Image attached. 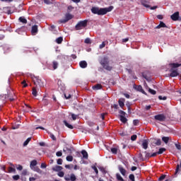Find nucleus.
Returning <instances> with one entry per match:
<instances>
[{
  "mask_svg": "<svg viewBox=\"0 0 181 181\" xmlns=\"http://www.w3.org/2000/svg\"><path fill=\"white\" fill-rule=\"evenodd\" d=\"M180 169V165H177V168H176V170H175V175H177V173H179Z\"/></svg>",
  "mask_w": 181,
  "mask_h": 181,
  "instance_id": "864d4df0",
  "label": "nucleus"
},
{
  "mask_svg": "<svg viewBox=\"0 0 181 181\" xmlns=\"http://www.w3.org/2000/svg\"><path fill=\"white\" fill-rule=\"evenodd\" d=\"M57 165H62L63 163V159L59 158L57 161Z\"/></svg>",
  "mask_w": 181,
  "mask_h": 181,
  "instance_id": "6e6d98bb",
  "label": "nucleus"
},
{
  "mask_svg": "<svg viewBox=\"0 0 181 181\" xmlns=\"http://www.w3.org/2000/svg\"><path fill=\"white\" fill-rule=\"evenodd\" d=\"M73 166H74L73 164H71V165H65L66 169H71V168H73Z\"/></svg>",
  "mask_w": 181,
  "mask_h": 181,
  "instance_id": "052dcab7",
  "label": "nucleus"
},
{
  "mask_svg": "<svg viewBox=\"0 0 181 181\" xmlns=\"http://www.w3.org/2000/svg\"><path fill=\"white\" fill-rule=\"evenodd\" d=\"M63 122H64L65 127H66L67 128H69V129H73L74 128V127H73V125L69 124V122H67V121L64 120Z\"/></svg>",
  "mask_w": 181,
  "mask_h": 181,
  "instance_id": "5701e85b",
  "label": "nucleus"
},
{
  "mask_svg": "<svg viewBox=\"0 0 181 181\" xmlns=\"http://www.w3.org/2000/svg\"><path fill=\"white\" fill-rule=\"evenodd\" d=\"M57 176H59V177H64V172L58 171Z\"/></svg>",
  "mask_w": 181,
  "mask_h": 181,
  "instance_id": "ea45409f",
  "label": "nucleus"
},
{
  "mask_svg": "<svg viewBox=\"0 0 181 181\" xmlns=\"http://www.w3.org/2000/svg\"><path fill=\"white\" fill-rule=\"evenodd\" d=\"M79 66H80V67L81 69H86L87 67V66H88L87 62H86V61H81L79 62Z\"/></svg>",
  "mask_w": 181,
  "mask_h": 181,
  "instance_id": "dca6fc26",
  "label": "nucleus"
},
{
  "mask_svg": "<svg viewBox=\"0 0 181 181\" xmlns=\"http://www.w3.org/2000/svg\"><path fill=\"white\" fill-rule=\"evenodd\" d=\"M81 154L83 155V159H88V153L86 150H82Z\"/></svg>",
  "mask_w": 181,
  "mask_h": 181,
  "instance_id": "aec40b11",
  "label": "nucleus"
},
{
  "mask_svg": "<svg viewBox=\"0 0 181 181\" xmlns=\"http://www.w3.org/2000/svg\"><path fill=\"white\" fill-rule=\"evenodd\" d=\"M16 170L12 167L8 168V173H15Z\"/></svg>",
  "mask_w": 181,
  "mask_h": 181,
  "instance_id": "4c0bfd02",
  "label": "nucleus"
},
{
  "mask_svg": "<svg viewBox=\"0 0 181 181\" xmlns=\"http://www.w3.org/2000/svg\"><path fill=\"white\" fill-rule=\"evenodd\" d=\"M175 145L176 148L178 149V151L181 150V145L180 144H175Z\"/></svg>",
  "mask_w": 181,
  "mask_h": 181,
  "instance_id": "e2e57ef3",
  "label": "nucleus"
},
{
  "mask_svg": "<svg viewBox=\"0 0 181 181\" xmlns=\"http://www.w3.org/2000/svg\"><path fill=\"white\" fill-rule=\"evenodd\" d=\"M141 146L144 148V149H148V140H144Z\"/></svg>",
  "mask_w": 181,
  "mask_h": 181,
  "instance_id": "a878e982",
  "label": "nucleus"
},
{
  "mask_svg": "<svg viewBox=\"0 0 181 181\" xmlns=\"http://www.w3.org/2000/svg\"><path fill=\"white\" fill-rule=\"evenodd\" d=\"M165 151H166V148H160L159 151L157 152V153H158V155H162V153H163V152H165Z\"/></svg>",
  "mask_w": 181,
  "mask_h": 181,
  "instance_id": "e433bc0d",
  "label": "nucleus"
},
{
  "mask_svg": "<svg viewBox=\"0 0 181 181\" xmlns=\"http://www.w3.org/2000/svg\"><path fill=\"white\" fill-rule=\"evenodd\" d=\"M71 19H73V15L70 13H66L65 15V18L61 19L58 22L59 23H67V22H69V21H71Z\"/></svg>",
  "mask_w": 181,
  "mask_h": 181,
  "instance_id": "39448f33",
  "label": "nucleus"
},
{
  "mask_svg": "<svg viewBox=\"0 0 181 181\" xmlns=\"http://www.w3.org/2000/svg\"><path fill=\"white\" fill-rule=\"evenodd\" d=\"M52 66L53 68V70H56L57 67H59V62H57V61H53Z\"/></svg>",
  "mask_w": 181,
  "mask_h": 181,
  "instance_id": "412c9836",
  "label": "nucleus"
},
{
  "mask_svg": "<svg viewBox=\"0 0 181 181\" xmlns=\"http://www.w3.org/2000/svg\"><path fill=\"white\" fill-rule=\"evenodd\" d=\"M170 71L171 72L170 74V77H177V76H180V77H181V74H179L177 69H173V68H171Z\"/></svg>",
  "mask_w": 181,
  "mask_h": 181,
  "instance_id": "1a4fd4ad",
  "label": "nucleus"
},
{
  "mask_svg": "<svg viewBox=\"0 0 181 181\" xmlns=\"http://www.w3.org/2000/svg\"><path fill=\"white\" fill-rule=\"evenodd\" d=\"M101 66L105 69V70H107V71H111L112 70V66H110V59L107 57H104L100 62Z\"/></svg>",
  "mask_w": 181,
  "mask_h": 181,
  "instance_id": "f03ea898",
  "label": "nucleus"
},
{
  "mask_svg": "<svg viewBox=\"0 0 181 181\" xmlns=\"http://www.w3.org/2000/svg\"><path fill=\"white\" fill-rule=\"evenodd\" d=\"M136 138H138V136H136V134H134L131 136V141H136Z\"/></svg>",
  "mask_w": 181,
  "mask_h": 181,
  "instance_id": "3c124183",
  "label": "nucleus"
},
{
  "mask_svg": "<svg viewBox=\"0 0 181 181\" xmlns=\"http://www.w3.org/2000/svg\"><path fill=\"white\" fill-rule=\"evenodd\" d=\"M47 166V165H46V164L44 163H42L41 164V168H42V169H46Z\"/></svg>",
  "mask_w": 181,
  "mask_h": 181,
  "instance_id": "69168bd1",
  "label": "nucleus"
},
{
  "mask_svg": "<svg viewBox=\"0 0 181 181\" xmlns=\"http://www.w3.org/2000/svg\"><path fill=\"white\" fill-rule=\"evenodd\" d=\"M158 99H159V100H167L168 98H167L166 96L159 95V96H158Z\"/></svg>",
  "mask_w": 181,
  "mask_h": 181,
  "instance_id": "4d7b16f0",
  "label": "nucleus"
},
{
  "mask_svg": "<svg viewBox=\"0 0 181 181\" xmlns=\"http://www.w3.org/2000/svg\"><path fill=\"white\" fill-rule=\"evenodd\" d=\"M84 42L86 45H91V40L90 38H86Z\"/></svg>",
  "mask_w": 181,
  "mask_h": 181,
  "instance_id": "09e8293b",
  "label": "nucleus"
},
{
  "mask_svg": "<svg viewBox=\"0 0 181 181\" xmlns=\"http://www.w3.org/2000/svg\"><path fill=\"white\" fill-rule=\"evenodd\" d=\"M119 105L121 108H123V107L125 105V98H120L118 100Z\"/></svg>",
  "mask_w": 181,
  "mask_h": 181,
  "instance_id": "ddd939ff",
  "label": "nucleus"
},
{
  "mask_svg": "<svg viewBox=\"0 0 181 181\" xmlns=\"http://www.w3.org/2000/svg\"><path fill=\"white\" fill-rule=\"evenodd\" d=\"M64 97L66 98V100H69V98H71V95L70 94H66L64 93Z\"/></svg>",
  "mask_w": 181,
  "mask_h": 181,
  "instance_id": "13d9d810",
  "label": "nucleus"
},
{
  "mask_svg": "<svg viewBox=\"0 0 181 181\" xmlns=\"http://www.w3.org/2000/svg\"><path fill=\"white\" fill-rule=\"evenodd\" d=\"M133 124H134V125H135V126L138 125V124H139V119H134V120L133 121Z\"/></svg>",
  "mask_w": 181,
  "mask_h": 181,
  "instance_id": "bf43d9fd",
  "label": "nucleus"
},
{
  "mask_svg": "<svg viewBox=\"0 0 181 181\" xmlns=\"http://www.w3.org/2000/svg\"><path fill=\"white\" fill-rule=\"evenodd\" d=\"M38 32L37 25H35L32 26L31 33L32 35H36Z\"/></svg>",
  "mask_w": 181,
  "mask_h": 181,
  "instance_id": "f8f14e48",
  "label": "nucleus"
},
{
  "mask_svg": "<svg viewBox=\"0 0 181 181\" xmlns=\"http://www.w3.org/2000/svg\"><path fill=\"white\" fill-rule=\"evenodd\" d=\"M6 95L7 100H9V101H15V100H16V96L15 95V93H13V91H10Z\"/></svg>",
  "mask_w": 181,
  "mask_h": 181,
  "instance_id": "6e6552de",
  "label": "nucleus"
},
{
  "mask_svg": "<svg viewBox=\"0 0 181 181\" xmlns=\"http://www.w3.org/2000/svg\"><path fill=\"white\" fill-rule=\"evenodd\" d=\"M116 177L118 181H124V178H122L119 173L116 174Z\"/></svg>",
  "mask_w": 181,
  "mask_h": 181,
  "instance_id": "72a5a7b5",
  "label": "nucleus"
},
{
  "mask_svg": "<svg viewBox=\"0 0 181 181\" xmlns=\"http://www.w3.org/2000/svg\"><path fill=\"white\" fill-rule=\"evenodd\" d=\"M88 23V20L81 21L76 24L75 29L76 30H81V29H83V28H86Z\"/></svg>",
  "mask_w": 181,
  "mask_h": 181,
  "instance_id": "7ed1b4c3",
  "label": "nucleus"
},
{
  "mask_svg": "<svg viewBox=\"0 0 181 181\" xmlns=\"http://www.w3.org/2000/svg\"><path fill=\"white\" fill-rule=\"evenodd\" d=\"M32 170H34V172H37V173H42V170H40V168H39L37 166L33 167Z\"/></svg>",
  "mask_w": 181,
  "mask_h": 181,
  "instance_id": "c756f323",
  "label": "nucleus"
},
{
  "mask_svg": "<svg viewBox=\"0 0 181 181\" xmlns=\"http://www.w3.org/2000/svg\"><path fill=\"white\" fill-rule=\"evenodd\" d=\"M52 170H54V172H60L63 170V167L60 165H56L55 167L52 168Z\"/></svg>",
  "mask_w": 181,
  "mask_h": 181,
  "instance_id": "2eb2a0df",
  "label": "nucleus"
},
{
  "mask_svg": "<svg viewBox=\"0 0 181 181\" xmlns=\"http://www.w3.org/2000/svg\"><path fill=\"white\" fill-rule=\"evenodd\" d=\"M92 169H93L96 175H98V169H97V167L95 165L92 166Z\"/></svg>",
  "mask_w": 181,
  "mask_h": 181,
  "instance_id": "603ef678",
  "label": "nucleus"
},
{
  "mask_svg": "<svg viewBox=\"0 0 181 181\" xmlns=\"http://www.w3.org/2000/svg\"><path fill=\"white\" fill-rule=\"evenodd\" d=\"M105 47V42H103L101 45H99L100 49H104Z\"/></svg>",
  "mask_w": 181,
  "mask_h": 181,
  "instance_id": "5fc2aeb1",
  "label": "nucleus"
},
{
  "mask_svg": "<svg viewBox=\"0 0 181 181\" xmlns=\"http://www.w3.org/2000/svg\"><path fill=\"white\" fill-rule=\"evenodd\" d=\"M32 80L35 86H39L40 87H43L44 83L43 82H42V80L39 78V76H32Z\"/></svg>",
  "mask_w": 181,
  "mask_h": 181,
  "instance_id": "20e7f679",
  "label": "nucleus"
},
{
  "mask_svg": "<svg viewBox=\"0 0 181 181\" xmlns=\"http://www.w3.org/2000/svg\"><path fill=\"white\" fill-rule=\"evenodd\" d=\"M111 152L114 155H117V153H118V148H111Z\"/></svg>",
  "mask_w": 181,
  "mask_h": 181,
  "instance_id": "f704fd0d",
  "label": "nucleus"
},
{
  "mask_svg": "<svg viewBox=\"0 0 181 181\" xmlns=\"http://www.w3.org/2000/svg\"><path fill=\"white\" fill-rule=\"evenodd\" d=\"M153 144L157 145V146H160V145H161L162 144V141L160 140V139H153Z\"/></svg>",
  "mask_w": 181,
  "mask_h": 181,
  "instance_id": "6ab92c4d",
  "label": "nucleus"
},
{
  "mask_svg": "<svg viewBox=\"0 0 181 181\" xmlns=\"http://www.w3.org/2000/svg\"><path fill=\"white\" fill-rule=\"evenodd\" d=\"M118 169L120 173L122 175V176H125V175H127V170L124 169L123 166L119 165Z\"/></svg>",
  "mask_w": 181,
  "mask_h": 181,
  "instance_id": "9b49d317",
  "label": "nucleus"
},
{
  "mask_svg": "<svg viewBox=\"0 0 181 181\" xmlns=\"http://www.w3.org/2000/svg\"><path fill=\"white\" fill-rule=\"evenodd\" d=\"M100 172H102V173H103V175H105L107 173V170H105V168H104V167H100Z\"/></svg>",
  "mask_w": 181,
  "mask_h": 181,
  "instance_id": "c03bdc74",
  "label": "nucleus"
},
{
  "mask_svg": "<svg viewBox=\"0 0 181 181\" xmlns=\"http://www.w3.org/2000/svg\"><path fill=\"white\" fill-rule=\"evenodd\" d=\"M57 156H62L63 155V153L62 151H57L56 153Z\"/></svg>",
  "mask_w": 181,
  "mask_h": 181,
  "instance_id": "0e129e2a",
  "label": "nucleus"
},
{
  "mask_svg": "<svg viewBox=\"0 0 181 181\" xmlns=\"http://www.w3.org/2000/svg\"><path fill=\"white\" fill-rule=\"evenodd\" d=\"M103 88V85L98 83L93 86V90H101Z\"/></svg>",
  "mask_w": 181,
  "mask_h": 181,
  "instance_id": "4be33fe9",
  "label": "nucleus"
},
{
  "mask_svg": "<svg viewBox=\"0 0 181 181\" xmlns=\"http://www.w3.org/2000/svg\"><path fill=\"white\" fill-rule=\"evenodd\" d=\"M32 94L34 95V97H37V89H36V88H33Z\"/></svg>",
  "mask_w": 181,
  "mask_h": 181,
  "instance_id": "473e14b6",
  "label": "nucleus"
},
{
  "mask_svg": "<svg viewBox=\"0 0 181 181\" xmlns=\"http://www.w3.org/2000/svg\"><path fill=\"white\" fill-rule=\"evenodd\" d=\"M119 114H120L119 117H125V115H127V113L123 110H119Z\"/></svg>",
  "mask_w": 181,
  "mask_h": 181,
  "instance_id": "37998d69",
  "label": "nucleus"
},
{
  "mask_svg": "<svg viewBox=\"0 0 181 181\" xmlns=\"http://www.w3.org/2000/svg\"><path fill=\"white\" fill-rule=\"evenodd\" d=\"M23 169V167L21 165H18V166L17 167L18 170H22Z\"/></svg>",
  "mask_w": 181,
  "mask_h": 181,
  "instance_id": "338daca9",
  "label": "nucleus"
},
{
  "mask_svg": "<svg viewBox=\"0 0 181 181\" xmlns=\"http://www.w3.org/2000/svg\"><path fill=\"white\" fill-rule=\"evenodd\" d=\"M114 9V6H110L107 8H98V7H92L91 12L94 15H106V13H108V12H111Z\"/></svg>",
  "mask_w": 181,
  "mask_h": 181,
  "instance_id": "f257e3e1",
  "label": "nucleus"
},
{
  "mask_svg": "<svg viewBox=\"0 0 181 181\" xmlns=\"http://www.w3.org/2000/svg\"><path fill=\"white\" fill-rule=\"evenodd\" d=\"M62 42H63V37H59L56 39V43H57L58 45H62Z\"/></svg>",
  "mask_w": 181,
  "mask_h": 181,
  "instance_id": "2f4dec72",
  "label": "nucleus"
},
{
  "mask_svg": "<svg viewBox=\"0 0 181 181\" xmlns=\"http://www.w3.org/2000/svg\"><path fill=\"white\" fill-rule=\"evenodd\" d=\"M13 180H19V179H21V176H19V175H13Z\"/></svg>",
  "mask_w": 181,
  "mask_h": 181,
  "instance_id": "de8ad7c7",
  "label": "nucleus"
},
{
  "mask_svg": "<svg viewBox=\"0 0 181 181\" xmlns=\"http://www.w3.org/2000/svg\"><path fill=\"white\" fill-rule=\"evenodd\" d=\"M50 138L52 139V141H57V139L56 138V136H54V134L50 133V132H48Z\"/></svg>",
  "mask_w": 181,
  "mask_h": 181,
  "instance_id": "c9c22d12",
  "label": "nucleus"
},
{
  "mask_svg": "<svg viewBox=\"0 0 181 181\" xmlns=\"http://www.w3.org/2000/svg\"><path fill=\"white\" fill-rule=\"evenodd\" d=\"M136 90H137V91H140V93H142L143 94H146L145 90H144V88H142V86L141 85L136 86Z\"/></svg>",
  "mask_w": 181,
  "mask_h": 181,
  "instance_id": "a211bd4d",
  "label": "nucleus"
},
{
  "mask_svg": "<svg viewBox=\"0 0 181 181\" xmlns=\"http://www.w3.org/2000/svg\"><path fill=\"white\" fill-rule=\"evenodd\" d=\"M19 22H21V23H24L26 24L28 23V20H26V18H25V17H20L18 18Z\"/></svg>",
  "mask_w": 181,
  "mask_h": 181,
  "instance_id": "cd10ccee",
  "label": "nucleus"
},
{
  "mask_svg": "<svg viewBox=\"0 0 181 181\" xmlns=\"http://www.w3.org/2000/svg\"><path fill=\"white\" fill-rule=\"evenodd\" d=\"M66 160L68 162H73V157L71 156H66Z\"/></svg>",
  "mask_w": 181,
  "mask_h": 181,
  "instance_id": "49530a36",
  "label": "nucleus"
},
{
  "mask_svg": "<svg viewBox=\"0 0 181 181\" xmlns=\"http://www.w3.org/2000/svg\"><path fill=\"white\" fill-rule=\"evenodd\" d=\"M22 84L23 85V87L25 88V87H28V83H26V81H23V82H22Z\"/></svg>",
  "mask_w": 181,
  "mask_h": 181,
  "instance_id": "774afa93",
  "label": "nucleus"
},
{
  "mask_svg": "<svg viewBox=\"0 0 181 181\" xmlns=\"http://www.w3.org/2000/svg\"><path fill=\"white\" fill-rule=\"evenodd\" d=\"M154 119L156 121H160V122H163L166 119V116L163 114H160L154 116Z\"/></svg>",
  "mask_w": 181,
  "mask_h": 181,
  "instance_id": "0eeeda50",
  "label": "nucleus"
},
{
  "mask_svg": "<svg viewBox=\"0 0 181 181\" xmlns=\"http://www.w3.org/2000/svg\"><path fill=\"white\" fill-rule=\"evenodd\" d=\"M64 180H66V181H70V180L71 181H76V180H77V177H76V175H74V173H71V175L68 174V175L64 176Z\"/></svg>",
  "mask_w": 181,
  "mask_h": 181,
  "instance_id": "423d86ee",
  "label": "nucleus"
},
{
  "mask_svg": "<svg viewBox=\"0 0 181 181\" xmlns=\"http://www.w3.org/2000/svg\"><path fill=\"white\" fill-rule=\"evenodd\" d=\"M166 177V175H162L160 177L158 178L159 181L165 180V178Z\"/></svg>",
  "mask_w": 181,
  "mask_h": 181,
  "instance_id": "8fccbe9b",
  "label": "nucleus"
},
{
  "mask_svg": "<svg viewBox=\"0 0 181 181\" xmlns=\"http://www.w3.org/2000/svg\"><path fill=\"white\" fill-rule=\"evenodd\" d=\"M160 28H168V26L165 23H163V21H160L159 25L155 27V29H160Z\"/></svg>",
  "mask_w": 181,
  "mask_h": 181,
  "instance_id": "4468645a",
  "label": "nucleus"
},
{
  "mask_svg": "<svg viewBox=\"0 0 181 181\" xmlns=\"http://www.w3.org/2000/svg\"><path fill=\"white\" fill-rule=\"evenodd\" d=\"M119 117H120L121 122H122L123 124H127V121H128V119H127L125 116H119Z\"/></svg>",
  "mask_w": 181,
  "mask_h": 181,
  "instance_id": "c85d7f7f",
  "label": "nucleus"
},
{
  "mask_svg": "<svg viewBox=\"0 0 181 181\" xmlns=\"http://www.w3.org/2000/svg\"><path fill=\"white\" fill-rule=\"evenodd\" d=\"M71 118L74 121H76V119H77V115L75 114H71Z\"/></svg>",
  "mask_w": 181,
  "mask_h": 181,
  "instance_id": "680f3d73",
  "label": "nucleus"
},
{
  "mask_svg": "<svg viewBox=\"0 0 181 181\" xmlns=\"http://www.w3.org/2000/svg\"><path fill=\"white\" fill-rule=\"evenodd\" d=\"M172 21H179V11H176L170 16Z\"/></svg>",
  "mask_w": 181,
  "mask_h": 181,
  "instance_id": "9d476101",
  "label": "nucleus"
},
{
  "mask_svg": "<svg viewBox=\"0 0 181 181\" xmlns=\"http://www.w3.org/2000/svg\"><path fill=\"white\" fill-rule=\"evenodd\" d=\"M36 165H37V161L36 160H33L30 162V167L32 168H35Z\"/></svg>",
  "mask_w": 181,
  "mask_h": 181,
  "instance_id": "393cba45",
  "label": "nucleus"
},
{
  "mask_svg": "<svg viewBox=\"0 0 181 181\" xmlns=\"http://www.w3.org/2000/svg\"><path fill=\"white\" fill-rule=\"evenodd\" d=\"M0 100H1V101L5 103V101H6V100H8V95H0Z\"/></svg>",
  "mask_w": 181,
  "mask_h": 181,
  "instance_id": "bb28decb",
  "label": "nucleus"
},
{
  "mask_svg": "<svg viewBox=\"0 0 181 181\" xmlns=\"http://www.w3.org/2000/svg\"><path fill=\"white\" fill-rule=\"evenodd\" d=\"M170 66L172 67V69H177V67H180L181 64H176V63H171L170 64Z\"/></svg>",
  "mask_w": 181,
  "mask_h": 181,
  "instance_id": "b1692460",
  "label": "nucleus"
},
{
  "mask_svg": "<svg viewBox=\"0 0 181 181\" xmlns=\"http://www.w3.org/2000/svg\"><path fill=\"white\" fill-rule=\"evenodd\" d=\"M162 141L163 142H165V144H168L169 142V137L163 136V137H162Z\"/></svg>",
  "mask_w": 181,
  "mask_h": 181,
  "instance_id": "58836bf2",
  "label": "nucleus"
},
{
  "mask_svg": "<svg viewBox=\"0 0 181 181\" xmlns=\"http://www.w3.org/2000/svg\"><path fill=\"white\" fill-rule=\"evenodd\" d=\"M57 84L59 86V88H60V90H64V84H63V82L62 81V80H58L57 81Z\"/></svg>",
  "mask_w": 181,
  "mask_h": 181,
  "instance_id": "f3484780",
  "label": "nucleus"
},
{
  "mask_svg": "<svg viewBox=\"0 0 181 181\" xmlns=\"http://www.w3.org/2000/svg\"><path fill=\"white\" fill-rule=\"evenodd\" d=\"M32 141V137H29L23 143V146H28V144Z\"/></svg>",
  "mask_w": 181,
  "mask_h": 181,
  "instance_id": "7c9ffc66",
  "label": "nucleus"
},
{
  "mask_svg": "<svg viewBox=\"0 0 181 181\" xmlns=\"http://www.w3.org/2000/svg\"><path fill=\"white\" fill-rule=\"evenodd\" d=\"M34 176L35 177H30L29 178V181H35V180H36V179H37V177H39V176H37V175H36V174Z\"/></svg>",
  "mask_w": 181,
  "mask_h": 181,
  "instance_id": "a19ab883",
  "label": "nucleus"
},
{
  "mask_svg": "<svg viewBox=\"0 0 181 181\" xmlns=\"http://www.w3.org/2000/svg\"><path fill=\"white\" fill-rule=\"evenodd\" d=\"M129 179H130V180L132 181H135V175H134V174H130L129 176Z\"/></svg>",
  "mask_w": 181,
  "mask_h": 181,
  "instance_id": "a18cd8bd",
  "label": "nucleus"
},
{
  "mask_svg": "<svg viewBox=\"0 0 181 181\" xmlns=\"http://www.w3.org/2000/svg\"><path fill=\"white\" fill-rule=\"evenodd\" d=\"M148 92L150 94H152L153 95H155L156 94V90L153 89L148 88Z\"/></svg>",
  "mask_w": 181,
  "mask_h": 181,
  "instance_id": "79ce46f5",
  "label": "nucleus"
}]
</instances>
